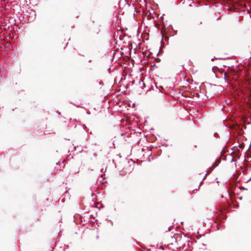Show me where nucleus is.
<instances>
[{
	"label": "nucleus",
	"instance_id": "obj_1",
	"mask_svg": "<svg viewBox=\"0 0 251 251\" xmlns=\"http://www.w3.org/2000/svg\"><path fill=\"white\" fill-rule=\"evenodd\" d=\"M211 170V168H210L209 171H207V173L206 174V175H208V174L210 173V172Z\"/></svg>",
	"mask_w": 251,
	"mask_h": 251
},
{
	"label": "nucleus",
	"instance_id": "obj_2",
	"mask_svg": "<svg viewBox=\"0 0 251 251\" xmlns=\"http://www.w3.org/2000/svg\"><path fill=\"white\" fill-rule=\"evenodd\" d=\"M215 167V165H213L212 168Z\"/></svg>",
	"mask_w": 251,
	"mask_h": 251
}]
</instances>
